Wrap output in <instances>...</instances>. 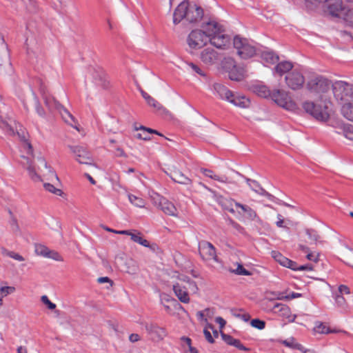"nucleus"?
I'll return each mask as SVG.
<instances>
[{
  "label": "nucleus",
  "instance_id": "1",
  "mask_svg": "<svg viewBox=\"0 0 353 353\" xmlns=\"http://www.w3.org/2000/svg\"><path fill=\"white\" fill-rule=\"evenodd\" d=\"M203 10L201 7L190 3L188 0L181 2L173 13V23L179 24L183 19L190 23L196 24L203 17Z\"/></svg>",
  "mask_w": 353,
  "mask_h": 353
},
{
  "label": "nucleus",
  "instance_id": "2",
  "mask_svg": "<svg viewBox=\"0 0 353 353\" xmlns=\"http://www.w3.org/2000/svg\"><path fill=\"white\" fill-rule=\"evenodd\" d=\"M306 85L307 90L311 92L325 93L332 86V83L327 78L315 74L309 77Z\"/></svg>",
  "mask_w": 353,
  "mask_h": 353
},
{
  "label": "nucleus",
  "instance_id": "3",
  "mask_svg": "<svg viewBox=\"0 0 353 353\" xmlns=\"http://www.w3.org/2000/svg\"><path fill=\"white\" fill-rule=\"evenodd\" d=\"M334 97L337 100L345 101L353 99V84L343 81H336L332 84Z\"/></svg>",
  "mask_w": 353,
  "mask_h": 353
},
{
  "label": "nucleus",
  "instance_id": "4",
  "mask_svg": "<svg viewBox=\"0 0 353 353\" xmlns=\"http://www.w3.org/2000/svg\"><path fill=\"white\" fill-rule=\"evenodd\" d=\"M304 110L318 121H326L329 117L327 106L316 104L314 102L305 101L303 104Z\"/></svg>",
  "mask_w": 353,
  "mask_h": 353
},
{
  "label": "nucleus",
  "instance_id": "5",
  "mask_svg": "<svg viewBox=\"0 0 353 353\" xmlns=\"http://www.w3.org/2000/svg\"><path fill=\"white\" fill-rule=\"evenodd\" d=\"M208 42L217 48H223L229 42V37L223 34L221 26L219 24L213 26V30L207 29Z\"/></svg>",
  "mask_w": 353,
  "mask_h": 353
},
{
  "label": "nucleus",
  "instance_id": "6",
  "mask_svg": "<svg viewBox=\"0 0 353 353\" xmlns=\"http://www.w3.org/2000/svg\"><path fill=\"white\" fill-rule=\"evenodd\" d=\"M208 34L206 30H193L189 34L187 43L192 49L201 48L208 42Z\"/></svg>",
  "mask_w": 353,
  "mask_h": 353
},
{
  "label": "nucleus",
  "instance_id": "7",
  "mask_svg": "<svg viewBox=\"0 0 353 353\" xmlns=\"http://www.w3.org/2000/svg\"><path fill=\"white\" fill-rule=\"evenodd\" d=\"M234 47L237 50V54L242 59H249L256 54V48L248 43L246 39L236 36L234 38Z\"/></svg>",
  "mask_w": 353,
  "mask_h": 353
},
{
  "label": "nucleus",
  "instance_id": "8",
  "mask_svg": "<svg viewBox=\"0 0 353 353\" xmlns=\"http://www.w3.org/2000/svg\"><path fill=\"white\" fill-rule=\"evenodd\" d=\"M199 253L201 259L205 261L214 260L218 262V257L214 246L210 242L203 240L199 243Z\"/></svg>",
  "mask_w": 353,
  "mask_h": 353
},
{
  "label": "nucleus",
  "instance_id": "9",
  "mask_svg": "<svg viewBox=\"0 0 353 353\" xmlns=\"http://www.w3.org/2000/svg\"><path fill=\"white\" fill-rule=\"evenodd\" d=\"M271 99L279 106L290 110L293 108L294 103L288 93L283 90H275L272 91Z\"/></svg>",
  "mask_w": 353,
  "mask_h": 353
},
{
  "label": "nucleus",
  "instance_id": "10",
  "mask_svg": "<svg viewBox=\"0 0 353 353\" xmlns=\"http://www.w3.org/2000/svg\"><path fill=\"white\" fill-rule=\"evenodd\" d=\"M68 148L70 150L71 152L74 155L75 159L81 164H92L93 159L90 152L85 148L81 145H68Z\"/></svg>",
  "mask_w": 353,
  "mask_h": 353
},
{
  "label": "nucleus",
  "instance_id": "11",
  "mask_svg": "<svg viewBox=\"0 0 353 353\" xmlns=\"http://www.w3.org/2000/svg\"><path fill=\"white\" fill-rule=\"evenodd\" d=\"M285 80L287 85L294 90L301 89L305 83L303 74L297 70H294L288 73Z\"/></svg>",
  "mask_w": 353,
  "mask_h": 353
},
{
  "label": "nucleus",
  "instance_id": "12",
  "mask_svg": "<svg viewBox=\"0 0 353 353\" xmlns=\"http://www.w3.org/2000/svg\"><path fill=\"white\" fill-rule=\"evenodd\" d=\"M3 66L5 72H12V63L10 60V55L8 46L5 42L3 37L0 35V67Z\"/></svg>",
  "mask_w": 353,
  "mask_h": 353
},
{
  "label": "nucleus",
  "instance_id": "13",
  "mask_svg": "<svg viewBox=\"0 0 353 353\" xmlns=\"http://www.w3.org/2000/svg\"><path fill=\"white\" fill-rule=\"evenodd\" d=\"M327 11L332 17L341 18L346 10L342 0H325Z\"/></svg>",
  "mask_w": 353,
  "mask_h": 353
},
{
  "label": "nucleus",
  "instance_id": "14",
  "mask_svg": "<svg viewBox=\"0 0 353 353\" xmlns=\"http://www.w3.org/2000/svg\"><path fill=\"white\" fill-rule=\"evenodd\" d=\"M200 58L203 63L212 65L216 63L221 57L214 49L207 48L201 52Z\"/></svg>",
  "mask_w": 353,
  "mask_h": 353
},
{
  "label": "nucleus",
  "instance_id": "15",
  "mask_svg": "<svg viewBox=\"0 0 353 353\" xmlns=\"http://www.w3.org/2000/svg\"><path fill=\"white\" fill-rule=\"evenodd\" d=\"M40 90L44 103L50 111L62 108V105L53 96L50 94L43 87L41 86Z\"/></svg>",
  "mask_w": 353,
  "mask_h": 353
},
{
  "label": "nucleus",
  "instance_id": "16",
  "mask_svg": "<svg viewBox=\"0 0 353 353\" xmlns=\"http://www.w3.org/2000/svg\"><path fill=\"white\" fill-rule=\"evenodd\" d=\"M145 329L156 340H162L167 334L165 328L161 327L154 323L147 324Z\"/></svg>",
  "mask_w": 353,
  "mask_h": 353
},
{
  "label": "nucleus",
  "instance_id": "17",
  "mask_svg": "<svg viewBox=\"0 0 353 353\" xmlns=\"http://www.w3.org/2000/svg\"><path fill=\"white\" fill-rule=\"evenodd\" d=\"M168 175L176 183L182 185H190L192 183V180L179 169L174 168L172 170Z\"/></svg>",
  "mask_w": 353,
  "mask_h": 353
},
{
  "label": "nucleus",
  "instance_id": "18",
  "mask_svg": "<svg viewBox=\"0 0 353 353\" xmlns=\"http://www.w3.org/2000/svg\"><path fill=\"white\" fill-rule=\"evenodd\" d=\"M271 255L274 260L283 267L294 269L296 267V262L284 256L281 253L277 251H272Z\"/></svg>",
  "mask_w": 353,
  "mask_h": 353
},
{
  "label": "nucleus",
  "instance_id": "19",
  "mask_svg": "<svg viewBox=\"0 0 353 353\" xmlns=\"http://www.w3.org/2000/svg\"><path fill=\"white\" fill-rule=\"evenodd\" d=\"M24 161L22 162V165L25 169L28 172V175L34 181H41V176L37 174V170L34 165H32L31 160L28 157H23Z\"/></svg>",
  "mask_w": 353,
  "mask_h": 353
},
{
  "label": "nucleus",
  "instance_id": "20",
  "mask_svg": "<svg viewBox=\"0 0 353 353\" xmlns=\"http://www.w3.org/2000/svg\"><path fill=\"white\" fill-rule=\"evenodd\" d=\"M213 89L221 99L228 101V99H230L232 97H233V92L230 91L225 85L221 83H214Z\"/></svg>",
  "mask_w": 353,
  "mask_h": 353
},
{
  "label": "nucleus",
  "instance_id": "21",
  "mask_svg": "<svg viewBox=\"0 0 353 353\" xmlns=\"http://www.w3.org/2000/svg\"><path fill=\"white\" fill-rule=\"evenodd\" d=\"M173 290L179 300L183 303L190 302V297L187 289L179 283L173 285Z\"/></svg>",
  "mask_w": 353,
  "mask_h": 353
},
{
  "label": "nucleus",
  "instance_id": "22",
  "mask_svg": "<svg viewBox=\"0 0 353 353\" xmlns=\"http://www.w3.org/2000/svg\"><path fill=\"white\" fill-rule=\"evenodd\" d=\"M294 65L293 63L288 61H281L277 63L274 68V71L279 76H282L287 72L292 70Z\"/></svg>",
  "mask_w": 353,
  "mask_h": 353
},
{
  "label": "nucleus",
  "instance_id": "23",
  "mask_svg": "<svg viewBox=\"0 0 353 353\" xmlns=\"http://www.w3.org/2000/svg\"><path fill=\"white\" fill-rule=\"evenodd\" d=\"M295 339L294 337H290L286 340H278V342L284 345L285 347L292 348L293 350H298L303 353H307V350H305L303 346L298 343L295 341Z\"/></svg>",
  "mask_w": 353,
  "mask_h": 353
},
{
  "label": "nucleus",
  "instance_id": "24",
  "mask_svg": "<svg viewBox=\"0 0 353 353\" xmlns=\"http://www.w3.org/2000/svg\"><path fill=\"white\" fill-rule=\"evenodd\" d=\"M252 90L259 97L267 98L272 97V93L269 88L264 85L256 84L252 86Z\"/></svg>",
  "mask_w": 353,
  "mask_h": 353
},
{
  "label": "nucleus",
  "instance_id": "25",
  "mask_svg": "<svg viewBox=\"0 0 353 353\" xmlns=\"http://www.w3.org/2000/svg\"><path fill=\"white\" fill-rule=\"evenodd\" d=\"M229 102L233 103L234 105L240 108H248L250 104L249 99L244 96H235L233 94V97L230 99L228 100Z\"/></svg>",
  "mask_w": 353,
  "mask_h": 353
},
{
  "label": "nucleus",
  "instance_id": "26",
  "mask_svg": "<svg viewBox=\"0 0 353 353\" xmlns=\"http://www.w3.org/2000/svg\"><path fill=\"white\" fill-rule=\"evenodd\" d=\"M228 77L232 81H240L244 77V70L243 68L235 65V67L228 72Z\"/></svg>",
  "mask_w": 353,
  "mask_h": 353
},
{
  "label": "nucleus",
  "instance_id": "27",
  "mask_svg": "<svg viewBox=\"0 0 353 353\" xmlns=\"http://www.w3.org/2000/svg\"><path fill=\"white\" fill-rule=\"evenodd\" d=\"M165 214L170 216H176L177 215V210L174 205L169 201L167 199L165 200V202L161 205L159 208Z\"/></svg>",
  "mask_w": 353,
  "mask_h": 353
},
{
  "label": "nucleus",
  "instance_id": "28",
  "mask_svg": "<svg viewBox=\"0 0 353 353\" xmlns=\"http://www.w3.org/2000/svg\"><path fill=\"white\" fill-rule=\"evenodd\" d=\"M273 311L274 313H279V316L283 318L286 319L287 317H290V308L284 304L282 303H276L274 304L273 308Z\"/></svg>",
  "mask_w": 353,
  "mask_h": 353
},
{
  "label": "nucleus",
  "instance_id": "29",
  "mask_svg": "<svg viewBox=\"0 0 353 353\" xmlns=\"http://www.w3.org/2000/svg\"><path fill=\"white\" fill-rule=\"evenodd\" d=\"M235 205L238 208H240L243 213L245 218L250 219V220H254L255 218H256L257 214L256 212L252 209L250 206L246 205H243L239 202L234 201Z\"/></svg>",
  "mask_w": 353,
  "mask_h": 353
},
{
  "label": "nucleus",
  "instance_id": "30",
  "mask_svg": "<svg viewBox=\"0 0 353 353\" xmlns=\"http://www.w3.org/2000/svg\"><path fill=\"white\" fill-rule=\"evenodd\" d=\"M38 161L46 169L48 170L49 176L47 179L48 180H50L52 182L54 180L57 181V182H59V177L57 174H56L55 171L53 170L52 168L49 166L47 163V161L43 157H40L38 159Z\"/></svg>",
  "mask_w": 353,
  "mask_h": 353
},
{
  "label": "nucleus",
  "instance_id": "31",
  "mask_svg": "<svg viewBox=\"0 0 353 353\" xmlns=\"http://www.w3.org/2000/svg\"><path fill=\"white\" fill-rule=\"evenodd\" d=\"M341 113L347 119L353 121V101L344 103L341 108Z\"/></svg>",
  "mask_w": 353,
  "mask_h": 353
},
{
  "label": "nucleus",
  "instance_id": "32",
  "mask_svg": "<svg viewBox=\"0 0 353 353\" xmlns=\"http://www.w3.org/2000/svg\"><path fill=\"white\" fill-rule=\"evenodd\" d=\"M261 58L267 63L274 64L279 61V57L273 51H264L261 54Z\"/></svg>",
  "mask_w": 353,
  "mask_h": 353
},
{
  "label": "nucleus",
  "instance_id": "33",
  "mask_svg": "<svg viewBox=\"0 0 353 353\" xmlns=\"http://www.w3.org/2000/svg\"><path fill=\"white\" fill-rule=\"evenodd\" d=\"M0 128L8 135L13 136L15 134L14 130L11 124L1 116H0Z\"/></svg>",
  "mask_w": 353,
  "mask_h": 353
},
{
  "label": "nucleus",
  "instance_id": "34",
  "mask_svg": "<svg viewBox=\"0 0 353 353\" xmlns=\"http://www.w3.org/2000/svg\"><path fill=\"white\" fill-rule=\"evenodd\" d=\"M10 214L11 215V217H10V220L9 221V224H10V227L12 232L16 236L21 235V229L19 225L17 218L13 216L11 211H10Z\"/></svg>",
  "mask_w": 353,
  "mask_h": 353
},
{
  "label": "nucleus",
  "instance_id": "35",
  "mask_svg": "<svg viewBox=\"0 0 353 353\" xmlns=\"http://www.w3.org/2000/svg\"><path fill=\"white\" fill-rule=\"evenodd\" d=\"M17 134L21 139V141L24 142L25 147L27 148V149L28 150V154H32L33 152V149L31 143L28 141V139L27 138L28 133L20 130L17 131Z\"/></svg>",
  "mask_w": 353,
  "mask_h": 353
},
{
  "label": "nucleus",
  "instance_id": "36",
  "mask_svg": "<svg viewBox=\"0 0 353 353\" xmlns=\"http://www.w3.org/2000/svg\"><path fill=\"white\" fill-rule=\"evenodd\" d=\"M15 291L13 286H5L0 288V307L3 305V299Z\"/></svg>",
  "mask_w": 353,
  "mask_h": 353
},
{
  "label": "nucleus",
  "instance_id": "37",
  "mask_svg": "<svg viewBox=\"0 0 353 353\" xmlns=\"http://www.w3.org/2000/svg\"><path fill=\"white\" fill-rule=\"evenodd\" d=\"M221 65L223 70H225L228 73L232 68L235 67L236 62L234 59L231 57L225 58L221 63Z\"/></svg>",
  "mask_w": 353,
  "mask_h": 353
},
{
  "label": "nucleus",
  "instance_id": "38",
  "mask_svg": "<svg viewBox=\"0 0 353 353\" xmlns=\"http://www.w3.org/2000/svg\"><path fill=\"white\" fill-rule=\"evenodd\" d=\"M57 110L59 111L66 123L72 125L71 122L74 121V117L63 105L62 108H59Z\"/></svg>",
  "mask_w": 353,
  "mask_h": 353
},
{
  "label": "nucleus",
  "instance_id": "39",
  "mask_svg": "<svg viewBox=\"0 0 353 353\" xmlns=\"http://www.w3.org/2000/svg\"><path fill=\"white\" fill-rule=\"evenodd\" d=\"M128 199L131 203L139 208H143L145 205V201L134 194H129Z\"/></svg>",
  "mask_w": 353,
  "mask_h": 353
},
{
  "label": "nucleus",
  "instance_id": "40",
  "mask_svg": "<svg viewBox=\"0 0 353 353\" xmlns=\"http://www.w3.org/2000/svg\"><path fill=\"white\" fill-rule=\"evenodd\" d=\"M35 252L37 255L47 257L50 250L44 245L36 243L34 245Z\"/></svg>",
  "mask_w": 353,
  "mask_h": 353
},
{
  "label": "nucleus",
  "instance_id": "41",
  "mask_svg": "<svg viewBox=\"0 0 353 353\" xmlns=\"http://www.w3.org/2000/svg\"><path fill=\"white\" fill-rule=\"evenodd\" d=\"M151 201H152L153 204L157 205L158 208H160L161 205L163 204V202H165V198L163 197L160 194L156 192H153L150 195Z\"/></svg>",
  "mask_w": 353,
  "mask_h": 353
},
{
  "label": "nucleus",
  "instance_id": "42",
  "mask_svg": "<svg viewBox=\"0 0 353 353\" xmlns=\"http://www.w3.org/2000/svg\"><path fill=\"white\" fill-rule=\"evenodd\" d=\"M201 172L205 176L211 178V179H212L214 180L221 181V182H225V181L223 178H221L219 176L214 174L213 171L211 170L206 169V168H201Z\"/></svg>",
  "mask_w": 353,
  "mask_h": 353
},
{
  "label": "nucleus",
  "instance_id": "43",
  "mask_svg": "<svg viewBox=\"0 0 353 353\" xmlns=\"http://www.w3.org/2000/svg\"><path fill=\"white\" fill-rule=\"evenodd\" d=\"M43 187L47 191L52 192L56 195L61 196L63 194V192L61 189L55 188L54 185L51 184L50 183H45L43 184Z\"/></svg>",
  "mask_w": 353,
  "mask_h": 353
},
{
  "label": "nucleus",
  "instance_id": "44",
  "mask_svg": "<svg viewBox=\"0 0 353 353\" xmlns=\"http://www.w3.org/2000/svg\"><path fill=\"white\" fill-rule=\"evenodd\" d=\"M341 18L343 19L350 26H353V8L346 9L344 15Z\"/></svg>",
  "mask_w": 353,
  "mask_h": 353
},
{
  "label": "nucleus",
  "instance_id": "45",
  "mask_svg": "<svg viewBox=\"0 0 353 353\" xmlns=\"http://www.w3.org/2000/svg\"><path fill=\"white\" fill-rule=\"evenodd\" d=\"M343 135L348 139L353 141V127L349 125H343L342 128Z\"/></svg>",
  "mask_w": 353,
  "mask_h": 353
},
{
  "label": "nucleus",
  "instance_id": "46",
  "mask_svg": "<svg viewBox=\"0 0 353 353\" xmlns=\"http://www.w3.org/2000/svg\"><path fill=\"white\" fill-rule=\"evenodd\" d=\"M146 102L149 105L157 108L158 110H162L163 112L165 111V108H163L160 103H159L156 99H154L152 97L148 98Z\"/></svg>",
  "mask_w": 353,
  "mask_h": 353
},
{
  "label": "nucleus",
  "instance_id": "47",
  "mask_svg": "<svg viewBox=\"0 0 353 353\" xmlns=\"http://www.w3.org/2000/svg\"><path fill=\"white\" fill-rule=\"evenodd\" d=\"M232 272L237 275H244V276H250L252 273L246 270L243 265L238 263L237 268L236 270H232Z\"/></svg>",
  "mask_w": 353,
  "mask_h": 353
},
{
  "label": "nucleus",
  "instance_id": "48",
  "mask_svg": "<svg viewBox=\"0 0 353 353\" xmlns=\"http://www.w3.org/2000/svg\"><path fill=\"white\" fill-rule=\"evenodd\" d=\"M250 324L252 327L259 330H263L265 327V321L259 319H254L251 321Z\"/></svg>",
  "mask_w": 353,
  "mask_h": 353
},
{
  "label": "nucleus",
  "instance_id": "49",
  "mask_svg": "<svg viewBox=\"0 0 353 353\" xmlns=\"http://www.w3.org/2000/svg\"><path fill=\"white\" fill-rule=\"evenodd\" d=\"M314 331L320 334H328L331 332L330 329L325 325L323 323H319V325L314 327Z\"/></svg>",
  "mask_w": 353,
  "mask_h": 353
},
{
  "label": "nucleus",
  "instance_id": "50",
  "mask_svg": "<svg viewBox=\"0 0 353 353\" xmlns=\"http://www.w3.org/2000/svg\"><path fill=\"white\" fill-rule=\"evenodd\" d=\"M306 234H307L310 240L314 243H316L319 239V236L317 234V232L314 230L307 229Z\"/></svg>",
  "mask_w": 353,
  "mask_h": 353
},
{
  "label": "nucleus",
  "instance_id": "51",
  "mask_svg": "<svg viewBox=\"0 0 353 353\" xmlns=\"http://www.w3.org/2000/svg\"><path fill=\"white\" fill-rule=\"evenodd\" d=\"M41 302L45 304L49 310H54L56 308V305L51 302L48 297L46 295H43L41 298Z\"/></svg>",
  "mask_w": 353,
  "mask_h": 353
},
{
  "label": "nucleus",
  "instance_id": "52",
  "mask_svg": "<svg viewBox=\"0 0 353 353\" xmlns=\"http://www.w3.org/2000/svg\"><path fill=\"white\" fill-rule=\"evenodd\" d=\"M228 221H229L230 225H231L232 227L234 229H235L239 233H241V234L244 233V232H245L244 228L240 224H239L237 222L234 221L233 219H232L230 218L228 219Z\"/></svg>",
  "mask_w": 353,
  "mask_h": 353
},
{
  "label": "nucleus",
  "instance_id": "53",
  "mask_svg": "<svg viewBox=\"0 0 353 353\" xmlns=\"http://www.w3.org/2000/svg\"><path fill=\"white\" fill-rule=\"evenodd\" d=\"M221 336L222 339L229 345H232L234 341V338L230 334H225L221 332Z\"/></svg>",
  "mask_w": 353,
  "mask_h": 353
},
{
  "label": "nucleus",
  "instance_id": "54",
  "mask_svg": "<svg viewBox=\"0 0 353 353\" xmlns=\"http://www.w3.org/2000/svg\"><path fill=\"white\" fill-rule=\"evenodd\" d=\"M232 346H234L239 350L245 351V352H249L250 350L248 347H246L244 346L239 339H234V341L233 342Z\"/></svg>",
  "mask_w": 353,
  "mask_h": 353
},
{
  "label": "nucleus",
  "instance_id": "55",
  "mask_svg": "<svg viewBox=\"0 0 353 353\" xmlns=\"http://www.w3.org/2000/svg\"><path fill=\"white\" fill-rule=\"evenodd\" d=\"M335 301L338 306L344 308L346 305L345 299L341 294H336L335 296Z\"/></svg>",
  "mask_w": 353,
  "mask_h": 353
},
{
  "label": "nucleus",
  "instance_id": "56",
  "mask_svg": "<svg viewBox=\"0 0 353 353\" xmlns=\"http://www.w3.org/2000/svg\"><path fill=\"white\" fill-rule=\"evenodd\" d=\"M313 265L312 264H306L299 266L297 263L296 262V267L294 269H292V270H299V271H304V270H313Z\"/></svg>",
  "mask_w": 353,
  "mask_h": 353
},
{
  "label": "nucleus",
  "instance_id": "57",
  "mask_svg": "<svg viewBox=\"0 0 353 353\" xmlns=\"http://www.w3.org/2000/svg\"><path fill=\"white\" fill-rule=\"evenodd\" d=\"M189 65L196 73L203 77L205 76V72L197 65L190 63H189Z\"/></svg>",
  "mask_w": 353,
  "mask_h": 353
},
{
  "label": "nucleus",
  "instance_id": "58",
  "mask_svg": "<svg viewBox=\"0 0 353 353\" xmlns=\"http://www.w3.org/2000/svg\"><path fill=\"white\" fill-rule=\"evenodd\" d=\"M245 179L246 180L248 184L249 185V186L251 188H252V187H254L256 189H259L261 187V185L259 183V182H257L255 180H252V179H248L247 177H245Z\"/></svg>",
  "mask_w": 353,
  "mask_h": 353
},
{
  "label": "nucleus",
  "instance_id": "59",
  "mask_svg": "<svg viewBox=\"0 0 353 353\" xmlns=\"http://www.w3.org/2000/svg\"><path fill=\"white\" fill-rule=\"evenodd\" d=\"M8 256L19 261H23L25 259L18 253L14 252H8Z\"/></svg>",
  "mask_w": 353,
  "mask_h": 353
},
{
  "label": "nucleus",
  "instance_id": "60",
  "mask_svg": "<svg viewBox=\"0 0 353 353\" xmlns=\"http://www.w3.org/2000/svg\"><path fill=\"white\" fill-rule=\"evenodd\" d=\"M339 294L343 295V294H349L350 293V288L345 285H341L339 287Z\"/></svg>",
  "mask_w": 353,
  "mask_h": 353
},
{
  "label": "nucleus",
  "instance_id": "61",
  "mask_svg": "<svg viewBox=\"0 0 353 353\" xmlns=\"http://www.w3.org/2000/svg\"><path fill=\"white\" fill-rule=\"evenodd\" d=\"M214 24H219L216 22L214 21H208V22H204L201 25V28H203V30H206V29H210V30H213V26Z\"/></svg>",
  "mask_w": 353,
  "mask_h": 353
},
{
  "label": "nucleus",
  "instance_id": "62",
  "mask_svg": "<svg viewBox=\"0 0 353 353\" xmlns=\"http://www.w3.org/2000/svg\"><path fill=\"white\" fill-rule=\"evenodd\" d=\"M203 334L205 335V337L206 340L210 343H214V339L212 337V334H211V333H210V332L209 330H208L207 329H204Z\"/></svg>",
  "mask_w": 353,
  "mask_h": 353
},
{
  "label": "nucleus",
  "instance_id": "63",
  "mask_svg": "<svg viewBox=\"0 0 353 353\" xmlns=\"http://www.w3.org/2000/svg\"><path fill=\"white\" fill-rule=\"evenodd\" d=\"M235 316L241 319L245 322H248L250 319V315L248 313L244 314H233Z\"/></svg>",
  "mask_w": 353,
  "mask_h": 353
},
{
  "label": "nucleus",
  "instance_id": "64",
  "mask_svg": "<svg viewBox=\"0 0 353 353\" xmlns=\"http://www.w3.org/2000/svg\"><path fill=\"white\" fill-rule=\"evenodd\" d=\"M130 236H131V239L136 242V243H138L140 244L141 241V239H142V236H141V233L139 232L137 234H130Z\"/></svg>",
  "mask_w": 353,
  "mask_h": 353
}]
</instances>
